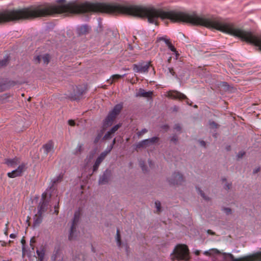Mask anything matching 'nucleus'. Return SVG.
<instances>
[{"label":"nucleus","instance_id":"4468645a","mask_svg":"<svg viewBox=\"0 0 261 261\" xmlns=\"http://www.w3.org/2000/svg\"><path fill=\"white\" fill-rule=\"evenodd\" d=\"M42 149L46 155L49 153H53L54 151L53 142L51 140L49 141L47 143L43 145Z\"/></svg>","mask_w":261,"mask_h":261},{"label":"nucleus","instance_id":"f8f14e48","mask_svg":"<svg viewBox=\"0 0 261 261\" xmlns=\"http://www.w3.org/2000/svg\"><path fill=\"white\" fill-rule=\"evenodd\" d=\"M50 56L46 54L43 55L35 57L34 59V61L36 64L42 63L44 65H47L50 61Z\"/></svg>","mask_w":261,"mask_h":261},{"label":"nucleus","instance_id":"c03bdc74","mask_svg":"<svg viewBox=\"0 0 261 261\" xmlns=\"http://www.w3.org/2000/svg\"><path fill=\"white\" fill-rule=\"evenodd\" d=\"M147 132L148 130L146 128H143L140 132L137 133V135L138 136V137H141L143 134L146 133Z\"/></svg>","mask_w":261,"mask_h":261},{"label":"nucleus","instance_id":"a878e982","mask_svg":"<svg viewBox=\"0 0 261 261\" xmlns=\"http://www.w3.org/2000/svg\"><path fill=\"white\" fill-rule=\"evenodd\" d=\"M124 74L123 75H121L119 74H114L112 76V80H108L107 82L109 83L110 84H112L114 81L120 79V78L123 77Z\"/></svg>","mask_w":261,"mask_h":261},{"label":"nucleus","instance_id":"13d9d810","mask_svg":"<svg viewBox=\"0 0 261 261\" xmlns=\"http://www.w3.org/2000/svg\"><path fill=\"white\" fill-rule=\"evenodd\" d=\"M260 171V168H257L253 170V174H256L258 172H259Z\"/></svg>","mask_w":261,"mask_h":261},{"label":"nucleus","instance_id":"4be33fe9","mask_svg":"<svg viewBox=\"0 0 261 261\" xmlns=\"http://www.w3.org/2000/svg\"><path fill=\"white\" fill-rule=\"evenodd\" d=\"M63 175L62 174L59 175L57 177L55 178L54 179L51 180V185L50 187V189H52L54 188V186L61 182L63 179Z\"/></svg>","mask_w":261,"mask_h":261},{"label":"nucleus","instance_id":"cd10ccee","mask_svg":"<svg viewBox=\"0 0 261 261\" xmlns=\"http://www.w3.org/2000/svg\"><path fill=\"white\" fill-rule=\"evenodd\" d=\"M83 144H79L77 146V147L75 149V150L73 152V154L75 155H77V154H80L83 151Z\"/></svg>","mask_w":261,"mask_h":261},{"label":"nucleus","instance_id":"b1692460","mask_svg":"<svg viewBox=\"0 0 261 261\" xmlns=\"http://www.w3.org/2000/svg\"><path fill=\"white\" fill-rule=\"evenodd\" d=\"M80 219V214L79 212H75L74 215V218L72 223V226L77 227V224Z\"/></svg>","mask_w":261,"mask_h":261},{"label":"nucleus","instance_id":"20e7f679","mask_svg":"<svg viewBox=\"0 0 261 261\" xmlns=\"http://www.w3.org/2000/svg\"><path fill=\"white\" fill-rule=\"evenodd\" d=\"M159 137H153L142 140L135 145V150L138 151L142 149L151 148L155 143L159 142Z\"/></svg>","mask_w":261,"mask_h":261},{"label":"nucleus","instance_id":"49530a36","mask_svg":"<svg viewBox=\"0 0 261 261\" xmlns=\"http://www.w3.org/2000/svg\"><path fill=\"white\" fill-rule=\"evenodd\" d=\"M21 244L22 245V254H23V255H24V254L25 253V247H24V244L25 243V240L23 238L21 239Z\"/></svg>","mask_w":261,"mask_h":261},{"label":"nucleus","instance_id":"052dcab7","mask_svg":"<svg viewBox=\"0 0 261 261\" xmlns=\"http://www.w3.org/2000/svg\"><path fill=\"white\" fill-rule=\"evenodd\" d=\"M116 242H117V244L118 246L120 247L121 246V240H117Z\"/></svg>","mask_w":261,"mask_h":261},{"label":"nucleus","instance_id":"c85d7f7f","mask_svg":"<svg viewBox=\"0 0 261 261\" xmlns=\"http://www.w3.org/2000/svg\"><path fill=\"white\" fill-rule=\"evenodd\" d=\"M121 126V124L119 123L114 126L110 130L109 132L112 135H114L115 132Z\"/></svg>","mask_w":261,"mask_h":261},{"label":"nucleus","instance_id":"dca6fc26","mask_svg":"<svg viewBox=\"0 0 261 261\" xmlns=\"http://www.w3.org/2000/svg\"><path fill=\"white\" fill-rule=\"evenodd\" d=\"M153 93L152 91H148L146 92L145 90L142 88H140L138 90V92L136 93V97H142L145 98H151Z\"/></svg>","mask_w":261,"mask_h":261},{"label":"nucleus","instance_id":"7ed1b4c3","mask_svg":"<svg viewBox=\"0 0 261 261\" xmlns=\"http://www.w3.org/2000/svg\"><path fill=\"white\" fill-rule=\"evenodd\" d=\"M122 108V103H118L115 106L113 110L109 113L108 116L103 120L102 127L107 129L108 127L111 126Z\"/></svg>","mask_w":261,"mask_h":261},{"label":"nucleus","instance_id":"09e8293b","mask_svg":"<svg viewBox=\"0 0 261 261\" xmlns=\"http://www.w3.org/2000/svg\"><path fill=\"white\" fill-rule=\"evenodd\" d=\"M245 154V152L243 151H241L238 153L237 156L238 159H240L242 158Z\"/></svg>","mask_w":261,"mask_h":261},{"label":"nucleus","instance_id":"f257e3e1","mask_svg":"<svg viewBox=\"0 0 261 261\" xmlns=\"http://www.w3.org/2000/svg\"><path fill=\"white\" fill-rule=\"evenodd\" d=\"M58 4L44 3L22 9L0 12V23L45 17L56 14L65 15L102 13L113 15L124 14L141 18H146L148 22L158 25V19L163 20V9L153 7L131 5L126 3H90L57 0Z\"/></svg>","mask_w":261,"mask_h":261},{"label":"nucleus","instance_id":"680f3d73","mask_svg":"<svg viewBox=\"0 0 261 261\" xmlns=\"http://www.w3.org/2000/svg\"><path fill=\"white\" fill-rule=\"evenodd\" d=\"M10 237L11 238H13V239H14L16 237V235L15 234H14V233H12L10 235Z\"/></svg>","mask_w":261,"mask_h":261},{"label":"nucleus","instance_id":"8fccbe9b","mask_svg":"<svg viewBox=\"0 0 261 261\" xmlns=\"http://www.w3.org/2000/svg\"><path fill=\"white\" fill-rule=\"evenodd\" d=\"M116 138H114L112 141V143L111 146H110V148L108 150V152H110L111 151V150L113 149V146L116 143Z\"/></svg>","mask_w":261,"mask_h":261},{"label":"nucleus","instance_id":"4d7b16f0","mask_svg":"<svg viewBox=\"0 0 261 261\" xmlns=\"http://www.w3.org/2000/svg\"><path fill=\"white\" fill-rule=\"evenodd\" d=\"M207 233L211 235H215V232H213L211 229H208L207 230Z\"/></svg>","mask_w":261,"mask_h":261},{"label":"nucleus","instance_id":"c9c22d12","mask_svg":"<svg viewBox=\"0 0 261 261\" xmlns=\"http://www.w3.org/2000/svg\"><path fill=\"white\" fill-rule=\"evenodd\" d=\"M178 138L176 135H173L170 139V141L173 142L174 144H177L178 143Z\"/></svg>","mask_w":261,"mask_h":261},{"label":"nucleus","instance_id":"e2e57ef3","mask_svg":"<svg viewBox=\"0 0 261 261\" xmlns=\"http://www.w3.org/2000/svg\"><path fill=\"white\" fill-rule=\"evenodd\" d=\"M195 253L196 255H199V254H200V251L199 250H196L195 252Z\"/></svg>","mask_w":261,"mask_h":261},{"label":"nucleus","instance_id":"ea45409f","mask_svg":"<svg viewBox=\"0 0 261 261\" xmlns=\"http://www.w3.org/2000/svg\"><path fill=\"white\" fill-rule=\"evenodd\" d=\"M140 166L142 168V170H143V172H146L147 171V167L145 165V163L143 162H141L140 163Z\"/></svg>","mask_w":261,"mask_h":261},{"label":"nucleus","instance_id":"37998d69","mask_svg":"<svg viewBox=\"0 0 261 261\" xmlns=\"http://www.w3.org/2000/svg\"><path fill=\"white\" fill-rule=\"evenodd\" d=\"M108 153V150L107 151H104L102 152L98 158L103 161Z\"/></svg>","mask_w":261,"mask_h":261},{"label":"nucleus","instance_id":"864d4df0","mask_svg":"<svg viewBox=\"0 0 261 261\" xmlns=\"http://www.w3.org/2000/svg\"><path fill=\"white\" fill-rule=\"evenodd\" d=\"M68 123L69 125L71 126H74L75 125V122L73 120H69L68 121Z\"/></svg>","mask_w":261,"mask_h":261},{"label":"nucleus","instance_id":"338daca9","mask_svg":"<svg viewBox=\"0 0 261 261\" xmlns=\"http://www.w3.org/2000/svg\"><path fill=\"white\" fill-rule=\"evenodd\" d=\"M171 59H172V57H170L169 58V59H168V61H168V63H170V62H171Z\"/></svg>","mask_w":261,"mask_h":261},{"label":"nucleus","instance_id":"79ce46f5","mask_svg":"<svg viewBox=\"0 0 261 261\" xmlns=\"http://www.w3.org/2000/svg\"><path fill=\"white\" fill-rule=\"evenodd\" d=\"M223 211L227 215H229L231 214V209L229 207H224Z\"/></svg>","mask_w":261,"mask_h":261},{"label":"nucleus","instance_id":"f704fd0d","mask_svg":"<svg viewBox=\"0 0 261 261\" xmlns=\"http://www.w3.org/2000/svg\"><path fill=\"white\" fill-rule=\"evenodd\" d=\"M168 48L172 51L175 53L176 57H177L179 54H178L177 51L176 50V48L174 47V46L170 43L168 45H167Z\"/></svg>","mask_w":261,"mask_h":261},{"label":"nucleus","instance_id":"1a4fd4ad","mask_svg":"<svg viewBox=\"0 0 261 261\" xmlns=\"http://www.w3.org/2000/svg\"><path fill=\"white\" fill-rule=\"evenodd\" d=\"M150 66V63H140L133 65V70L136 72L145 73L147 72L148 68Z\"/></svg>","mask_w":261,"mask_h":261},{"label":"nucleus","instance_id":"6e6d98bb","mask_svg":"<svg viewBox=\"0 0 261 261\" xmlns=\"http://www.w3.org/2000/svg\"><path fill=\"white\" fill-rule=\"evenodd\" d=\"M199 143L201 146H202L204 147H206V143L205 142V141H204L203 140L199 141Z\"/></svg>","mask_w":261,"mask_h":261},{"label":"nucleus","instance_id":"c756f323","mask_svg":"<svg viewBox=\"0 0 261 261\" xmlns=\"http://www.w3.org/2000/svg\"><path fill=\"white\" fill-rule=\"evenodd\" d=\"M121 126V124L119 123L114 126L110 130L109 132L112 135H114L115 132Z\"/></svg>","mask_w":261,"mask_h":261},{"label":"nucleus","instance_id":"9b49d317","mask_svg":"<svg viewBox=\"0 0 261 261\" xmlns=\"http://www.w3.org/2000/svg\"><path fill=\"white\" fill-rule=\"evenodd\" d=\"M111 176V171L107 169L103 174L99 177L98 183L99 185H106L108 184Z\"/></svg>","mask_w":261,"mask_h":261},{"label":"nucleus","instance_id":"0eeeda50","mask_svg":"<svg viewBox=\"0 0 261 261\" xmlns=\"http://www.w3.org/2000/svg\"><path fill=\"white\" fill-rule=\"evenodd\" d=\"M85 91V87L84 86L81 85L76 86V87L73 89V92L70 93L68 95V97L73 100L80 99L81 97L84 93Z\"/></svg>","mask_w":261,"mask_h":261},{"label":"nucleus","instance_id":"2f4dec72","mask_svg":"<svg viewBox=\"0 0 261 261\" xmlns=\"http://www.w3.org/2000/svg\"><path fill=\"white\" fill-rule=\"evenodd\" d=\"M155 206L156 208V212L157 213H160L162 211V207H161V203L160 201L156 200L155 201Z\"/></svg>","mask_w":261,"mask_h":261},{"label":"nucleus","instance_id":"423d86ee","mask_svg":"<svg viewBox=\"0 0 261 261\" xmlns=\"http://www.w3.org/2000/svg\"><path fill=\"white\" fill-rule=\"evenodd\" d=\"M51 194H49V197H47V194L44 192L42 194L41 198L37 206L38 214H43L46 212L49 207V203L50 200Z\"/></svg>","mask_w":261,"mask_h":261},{"label":"nucleus","instance_id":"393cba45","mask_svg":"<svg viewBox=\"0 0 261 261\" xmlns=\"http://www.w3.org/2000/svg\"><path fill=\"white\" fill-rule=\"evenodd\" d=\"M17 160L15 158L13 159H6L5 163L9 167H14L17 165Z\"/></svg>","mask_w":261,"mask_h":261},{"label":"nucleus","instance_id":"72a5a7b5","mask_svg":"<svg viewBox=\"0 0 261 261\" xmlns=\"http://www.w3.org/2000/svg\"><path fill=\"white\" fill-rule=\"evenodd\" d=\"M8 63V59L5 58L0 61V68L6 66Z\"/></svg>","mask_w":261,"mask_h":261},{"label":"nucleus","instance_id":"a19ab883","mask_svg":"<svg viewBox=\"0 0 261 261\" xmlns=\"http://www.w3.org/2000/svg\"><path fill=\"white\" fill-rule=\"evenodd\" d=\"M168 70H169V72L173 76H174L176 79H178L179 78L178 77V76L176 74V73L174 72V69L173 68H168Z\"/></svg>","mask_w":261,"mask_h":261},{"label":"nucleus","instance_id":"69168bd1","mask_svg":"<svg viewBox=\"0 0 261 261\" xmlns=\"http://www.w3.org/2000/svg\"><path fill=\"white\" fill-rule=\"evenodd\" d=\"M4 233L6 236H8V228H6V229L4 232Z\"/></svg>","mask_w":261,"mask_h":261},{"label":"nucleus","instance_id":"6e6552de","mask_svg":"<svg viewBox=\"0 0 261 261\" xmlns=\"http://www.w3.org/2000/svg\"><path fill=\"white\" fill-rule=\"evenodd\" d=\"M168 96L173 99H186V102L188 105L191 106L192 102H190L187 97L184 94L178 91H169L168 94Z\"/></svg>","mask_w":261,"mask_h":261},{"label":"nucleus","instance_id":"a18cd8bd","mask_svg":"<svg viewBox=\"0 0 261 261\" xmlns=\"http://www.w3.org/2000/svg\"><path fill=\"white\" fill-rule=\"evenodd\" d=\"M231 187H232V183L231 182L228 183L227 182H226V183L225 184L224 188L226 190H230L231 188Z\"/></svg>","mask_w":261,"mask_h":261},{"label":"nucleus","instance_id":"2eb2a0df","mask_svg":"<svg viewBox=\"0 0 261 261\" xmlns=\"http://www.w3.org/2000/svg\"><path fill=\"white\" fill-rule=\"evenodd\" d=\"M219 88H222L224 91H229L233 92L236 90L234 87L230 86L227 83L225 82H221L218 84Z\"/></svg>","mask_w":261,"mask_h":261},{"label":"nucleus","instance_id":"58836bf2","mask_svg":"<svg viewBox=\"0 0 261 261\" xmlns=\"http://www.w3.org/2000/svg\"><path fill=\"white\" fill-rule=\"evenodd\" d=\"M209 124L212 128H217L219 126V125L214 121H210Z\"/></svg>","mask_w":261,"mask_h":261},{"label":"nucleus","instance_id":"473e14b6","mask_svg":"<svg viewBox=\"0 0 261 261\" xmlns=\"http://www.w3.org/2000/svg\"><path fill=\"white\" fill-rule=\"evenodd\" d=\"M114 136L108 131L102 137V140H107L111 139Z\"/></svg>","mask_w":261,"mask_h":261},{"label":"nucleus","instance_id":"e433bc0d","mask_svg":"<svg viewBox=\"0 0 261 261\" xmlns=\"http://www.w3.org/2000/svg\"><path fill=\"white\" fill-rule=\"evenodd\" d=\"M35 242H36V241H35V238L34 237L32 238L30 240V246L32 248V251H33V252H34V247H35L34 244L35 243ZM30 251L31 252V251Z\"/></svg>","mask_w":261,"mask_h":261},{"label":"nucleus","instance_id":"603ef678","mask_svg":"<svg viewBox=\"0 0 261 261\" xmlns=\"http://www.w3.org/2000/svg\"><path fill=\"white\" fill-rule=\"evenodd\" d=\"M59 207V202H58V204L55 205V210L54 213H55L56 215H58L59 213V211H58Z\"/></svg>","mask_w":261,"mask_h":261},{"label":"nucleus","instance_id":"ddd939ff","mask_svg":"<svg viewBox=\"0 0 261 261\" xmlns=\"http://www.w3.org/2000/svg\"><path fill=\"white\" fill-rule=\"evenodd\" d=\"M91 28L87 24L82 25L77 28V34L79 36L85 35L89 34Z\"/></svg>","mask_w":261,"mask_h":261},{"label":"nucleus","instance_id":"7c9ffc66","mask_svg":"<svg viewBox=\"0 0 261 261\" xmlns=\"http://www.w3.org/2000/svg\"><path fill=\"white\" fill-rule=\"evenodd\" d=\"M198 193L200 196L205 200L209 201L210 198L209 197L206 196L204 193V192L201 190L200 188H197Z\"/></svg>","mask_w":261,"mask_h":261},{"label":"nucleus","instance_id":"f3484780","mask_svg":"<svg viewBox=\"0 0 261 261\" xmlns=\"http://www.w3.org/2000/svg\"><path fill=\"white\" fill-rule=\"evenodd\" d=\"M43 215L42 214H37L35 215L33 218V227H38L41 223L43 219Z\"/></svg>","mask_w":261,"mask_h":261},{"label":"nucleus","instance_id":"6ab92c4d","mask_svg":"<svg viewBox=\"0 0 261 261\" xmlns=\"http://www.w3.org/2000/svg\"><path fill=\"white\" fill-rule=\"evenodd\" d=\"M106 129L102 127L101 129L97 131V135L94 140V143L97 144L100 139L102 140L103 134Z\"/></svg>","mask_w":261,"mask_h":261},{"label":"nucleus","instance_id":"4c0bfd02","mask_svg":"<svg viewBox=\"0 0 261 261\" xmlns=\"http://www.w3.org/2000/svg\"><path fill=\"white\" fill-rule=\"evenodd\" d=\"M157 41H164L165 42V43L167 45L171 43V42H170L169 39H166V38H164L163 37H160L158 39Z\"/></svg>","mask_w":261,"mask_h":261},{"label":"nucleus","instance_id":"f03ea898","mask_svg":"<svg viewBox=\"0 0 261 261\" xmlns=\"http://www.w3.org/2000/svg\"><path fill=\"white\" fill-rule=\"evenodd\" d=\"M171 256L173 260L176 259L178 260L189 261V250L187 245L179 244L175 247Z\"/></svg>","mask_w":261,"mask_h":261},{"label":"nucleus","instance_id":"bb28decb","mask_svg":"<svg viewBox=\"0 0 261 261\" xmlns=\"http://www.w3.org/2000/svg\"><path fill=\"white\" fill-rule=\"evenodd\" d=\"M102 162V160L101 159H99L98 158H97L94 165L93 167V172H95L97 170L99 165L101 164V163Z\"/></svg>","mask_w":261,"mask_h":261},{"label":"nucleus","instance_id":"5fc2aeb1","mask_svg":"<svg viewBox=\"0 0 261 261\" xmlns=\"http://www.w3.org/2000/svg\"><path fill=\"white\" fill-rule=\"evenodd\" d=\"M161 128L167 131L169 128V126L167 124L163 125L161 126Z\"/></svg>","mask_w":261,"mask_h":261},{"label":"nucleus","instance_id":"412c9836","mask_svg":"<svg viewBox=\"0 0 261 261\" xmlns=\"http://www.w3.org/2000/svg\"><path fill=\"white\" fill-rule=\"evenodd\" d=\"M76 234V227L71 226L68 239L70 241L74 240L75 238Z\"/></svg>","mask_w":261,"mask_h":261},{"label":"nucleus","instance_id":"5701e85b","mask_svg":"<svg viewBox=\"0 0 261 261\" xmlns=\"http://www.w3.org/2000/svg\"><path fill=\"white\" fill-rule=\"evenodd\" d=\"M220 251L217 249L213 248L211 249L208 251H205L204 252L203 254L207 256H210L215 254H220Z\"/></svg>","mask_w":261,"mask_h":261},{"label":"nucleus","instance_id":"0e129e2a","mask_svg":"<svg viewBox=\"0 0 261 261\" xmlns=\"http://www.w3.org/2000/svg\"><path fill=\"white\" fill-rule=\"evenodd\" d=\"M231 149V147L230 146H228L226 147V149L227 150V151H229Z\"/></svg>","mask_w":261,"mask_h":261},{"label":"nucleus","instance_id":"774afa93","mask_svg":"<svg viewBox=\"0 0 261 261\" xmlns=\"http://www.w3.org/2000/svg\"><path fill=\"white\" fill-rule=\"evenodd\" d=\"M13 242V241H9V242L7 243V245H10V244Z\"/></svg>","mask_w":261,"mask_h":261},{"label":"nucleus","instance_id":"a211bd4d","mask_svg":"<svg viewBox=\"0 0 261 261\" xmlns=\"http://www.w3.org/2000/svg\"><path fill=\"white\" fill-rule=\"evenodd\" d=\"M15 84V82L13 81L9 82L7 84L3 80L0 79V91H4L10 86H14Z\"/></svg>","mask_w":261,"mask_h":261},{"label":"nucleus","instance_id":"39448f33","mask_svg":"<svg viewBox=\"0 0 261 261\" xmlns=\"http://www.w3.org/2000/svg\"><path fill=\"white\" fill-rule=\"evenodd\" d=\"M185 181L184 175L179 171H174L167 178V181L170 186H180Z\"/></svg>","mask_w":261,"mask_h":261},{"label":"nucleus","instance_id":"bf43d9fd","mask_svg":"<svg viewBox=\"0 0 261 261\" xmlns=\"http://www.w3.org/2000/svg\"><path fill=\"white\" fill-rule=\"evenodd\" d=\"M0 242L1 243V245L2 246L4 247L7 245V243L5 242L4 241H1Z\"/></svg>","mask_w":261,"mask_h":261},{"label":"nucleus","instance_id":"de8ad7c7","mask_svg":"<svg viewBox=\"0 0 261 261\" xmlns=\"http://www.w3.org/2000/svg\"><path fill=\"white\" fill-rule=\"evenodd\" d=\"M174 129L177 131L180 132L181 130V127L179 123H177L174 125Z\"/></svg>","mask_w":261,"mask_h":261},{"label":"nucleus","instance_id":"9d476101","mask_svg":"<svg viewBox=\"0 0 261 261\" xmlns=\"http://www.w3.org/2000/svg\"><path fill=\"white\" fill-rule=\"evenodd\" d=\"M25 170V166L24 164L19 165L18 168L11 172L8 173V176L10 178H14L20 176Z\"/></svg>","mask_w":261,"mask_h":261},{"label":"nucleus","instance_id":"aec40b11","mask_svg":"<svg viewBox=\"0 0 261 261\" xmlns=\"http://www.w3.org/2000/svg\"><path fill=\"white\" fill-rule=\"evenodd\" d=\"M45 248L42 246L40 247V249H37L36 250L39 261H43L45 255Z\"/></svg>","mask_w":261,"mask_h":261},{"label":"nucleus","instance_id":"3c124183","mask_svg":"<svg viewBox=\"0 0 261 261\" xmlns=\"http://www.w3.org/2000/svg\"><path fill=\"white\" fill-rule=\"evenodd\" d=\"M116 241L121 240V236H120V231L119 229L117 230L116 238Z\"/></svg>","mask_w":261,"mask_h":261}]
</instances>
